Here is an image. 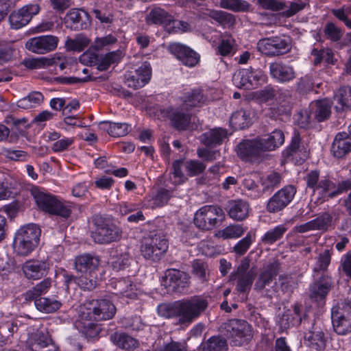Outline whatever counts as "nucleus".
Wrapping results in <instances>:
<instances>
[{"label":"nucleus","instance_id":"c85d7f7f","mask_svg":"<svg viewBox=\"0 0 351 351\" xmlns=\"http://www.w3.org/2000/svg\"><path fill=\"white\" fill-rule=\"evenodd\" d=\"M250 206L243 199L231 200L228 202V213L235 221H243L249 216Z\"/></svg>","mask_w":351,"mask_h":351},{"label":"nucleus","instance_id":"f8f14e48","mask_svg":"<svg viewBox=\"0 0 351 351\" xmlns=\"http://www.w3.org/2000/svg\"><path fill=\"white\" fill-rule=\"evenodd\" d=\"M84 306L88 311V314H92L97 321L112 319L117 311L114 304L108 299L92 300L86 302Z\"/></svg>","mask_w":351,"mask_h":351},{"label":"nucleus","instance_id":"052dcab7","mask_svg":"<svg viewBox=\"0 0 351 351\" xmlns=\"http://www.w3.org/2000/svg\"><path fill=\"white\" fill-rule=\"evenodd\" d=\"M193 274L202 282H206L208 280V265L201 261L195 260L192 264Z\"/></svg>","mask_w":351,"mask_h":351},{"label":"nucleus","instance_id":"864d4df0","mask_svg":"<svg viewBox=\"0 0 351 351\" xmlns=\"http://www.w3.org/2000/svg\"><path fill=\"white\" fill-rule=\"evenodd\" d=\"M250 71L248 69H243L234 73L232 77V82L235 86L239 88L251 89L249 82Z\"/></svg>","mask_w":351,"mask_h":351},{"label":"nucleus","instance_id":"5fc2aeb1","mask_svg":"<svg viewBox=\"0 0 351 351\" xmlns=\"http://www.w3.org/2000/svg\"><path fill=\"white\" fill-rule=\"evenodd\" d=\"M323 31L326 38L334 43L339 42L343 35V29L332 22L326 23Z\"/></svg>","mask_w":351,"mask_h":351},{"label":"nucleus","instance_id":"6ab92c4d","mask_svg":"<svg viewBox=\"0 0 351 351\" xmlns=\"http://www.w3.org/2000/svg\"><path fill=\"white\" fill-rule=\"evenodd\" d=\"M152 77V68L148 62H144L134 71H131L125 76L128 86L134 89L143 87L149 82Z\"/></svg>","mask_w":351,"mask_h":351},{"label":"nucleus","instance_id":"4468645a","mask_svg":"<svg viewBox=\"0 0 351 351\" xmlns=\"http://www.w3.org/2000/svg\"><path fill=\"white\" fill-rule=\"evenodd\" d=\"M225 335L232 339L234 346L243 344L251 335L250 326L246 321L230 319L224 324Z\"/></svg>","mask_w":351,"mask_h":351},{"label":"nucleus","instance_id":"412c9836","mask_svg":"<svg viewBox=\"0 0 351 351\" xmlns=\"http://www.w3.org/2000/svg\"><path fill=\"white\" fill-rule=\"evenodd\" d=\"M269 69L271 77L280 83H287L296 77L293 66L282 61L271 62Z\"/></svg>","mask_w":351,"mask_h":351},{"label":"nucleus","instance_id":"473e14b6","mask_svg":"<svg viewBox=\"0 0 351 351\" xmlns=\"http://www.w3.org/2000/svg\"><path fill=\"white\" fill-rule=\"evenodd\" d=\"M263 151L271 152L280 147L285 142V134L280 130H274L271 133L258 137Z\"/></svg>","mask_w":351,"mask_h":351},{"label":"nucleus","instance_id":"1a4fd4ad","mask_svg":"<svg viewBox=\"0 0 351 351\" xmlns=\"http://www.w3.org/2000/svg\"><path fill=\"white\" fill-rule=\"evenodd\" d=\"M304 180L306 186L313 189L314 192L317 191L323 201H325L326 198L328 199L335 197L332 193L335 191L336 184L328 177H324L320 180L319 171H311L306 174Z\"/></svg>","mask_w":351,"mask_h":351},{"label":"nucleus","instance_id":"f257e3e1","mask_svg":"<svg viewBox=\"0 0 351 351\" xmlns=\"http://www.w3.org/2000/svg\"><path fill=\"white\" fill-rule=\"evenodd\" d=\"M208 297L197 295L173 303H163L158 306L160 316L165 318H178V323L189 325L197 319L208 308Z\"/></svg>","mask_w":351,"mask_h":351},{"label":"nucleus","instance_id":"2eb2a0df","mask_svg":"<svg viewBox=\"0 0 351 351\" xmlns=\"http://www.w3.org/2000/svg\"><path fill=\"white\" fill-rule=\"evenodd\" d=\"M30 351H58V347L47 331L37 330L30 334L26 341Z\"/></svg>","mask_w":351,"mask_h":351},{"label":"nucleus","instance_id":"cd10ccee","mask_svg":"<svg viewBox=\"0 0 351 351\" xmlns=\"http://www.w3.org/2000/svg\"><path fill=\"white\" fill-rule=\"evenodd\" d=\"M109 286L113 289V293L129 298L136 297V285L130 278L111 279Z\"/></svg>","mask_w":351,"mask_h":351},{"label":"nucleus","instance_id":"4be33fe9","mask_svg":"<svg viewBox=\"0 0 351 351\" xmlns=\"http://www.w3.org/2000/svg\"><path fill=\"white\" fill-rule=\"evenodd\" d=\"M49 267V263L47 261L31 259L23 265L22 270L27 279L38 280L47 274Z\"/></svg>","mask_w":351,"mask_h":351},{"label":"nucleus","instance_id":"c756f323","mask_svg":"<svg viewBox=\"0 0 351 351\" xmlns=\"http://www.w3.org/2000/svg\"><path fill=\"white\" fill-rule=\"evenodd\" d=\"M185 108H169L167 110L168 116L173 126L178 130H185L191 123V114L184 112Z\"/></svg>","mask_w":351,"mask_h":351},{"label":"nucleus","instance_id":"6e6552de","mask_svg":"<svg viewBox=\"0 0 351 351\" xmlns=\"http://www.w3.org/2000/svg\"><path fill=\"white\" fill-rule=\"evenodd\" d=\"M332 323L335 331L341 335L351 332V305L346 301L339 302L332 308Z\"/></svg>","mask_w":351,"mask_h":351},{"label":"nucleus","instance_id":"9d476101","mask_svg":"<svg viewBox=\"0 0 351 351\" xmlns=\"http://www.w3.org/2000/svg\"><path fill=\"white\" fill-rule=\"evenodd\" d=\"M304 343L312 350L319 351L325 347L324 334L321 328L317 326L313 320L310 321L306 315H304Z\"/></svg>","mask_w":351,"mask_h":351},{"label":"nucleus","instance_id":"423d86ee","mask_svg":"<svg viewBox=\"0 0 351 351\" xmlns=\"http://www.w3.org/2000/svg\"><path fill=\"white\" fill-rule=\"evenodd\" d=\"M225 213L217 205H206L195 214L194 223L202 230H210L219 226L225 219Z\"/></svg>","mask_w":351,"mask_h":351},{"label":"nucleus","instance_id":"0e129e2a","mask_svg":"<svg viewBox=\"0 0 351 351\" xmlns=\"http://www.w3.org/2000/svg\"><path fill=\"white\" fill-rule=\"evenodd\" d=\"M132 261L128 252L122 253L111 262V266L116 271L124 270L130 265Z\"/></svg>","mask_w":351,"mask_h":351},{"label":"nucleus","instance_id":"39448f33","mask_svg":"<svg viewBox=\"0 0 351 351\" xmlns=\"http://www.w3.org/2000/svg\"><path fill=\"white\" fill-rule=\"evenodd\" d=\"M168 241L160 234L151 232L141 241V254L146 260L159 261L168 250Z\"/></svg>","mask_w":351,"mask_h":351},{"label":"nucleus","instance_id":"ddd939ff","mask_svg":"<svg viewBox=\"0 0 351 351\" xmlns=\"http://www.w3.org/2000/svg\"><path fill=\"white\" fill-rule=\"evenodd\" d=\"M296 188L293 185H287L275 193L268 200L266 209L270 213H276L282 210L293 199Z\"/></svg>","mask_w":351,"mask_h":351},{"label":"nucleus","instance_id":"a878e982","mask_svg":"<svg viewBox=\"0 0 351 351\" xmlns=\"http://www.w3.org/2000/svg\"><path fill=\"white\" fill-rule=\"evenodd\" d=\"M165 281L169 287L176 291L181 292L189 286V278L184 271L170 269L165 272Z\"/></svg>","mask_w":351,"mask_h":351},{"label":"nucleus","instance_id":"6e6d98bb","mask_svg":"<svg viewBox=\"0 0 351 351\" xmlns=\"http://www.w3.org/2000/svg\"><path fill=\"white\" fill-rule=\"evenodd\" d=\"M246 228L241 224L230 225L220 230L219 236L223 239H236L241 237L245 232Z\"/></svg>","mask_w":351,"mask_h":351},{"label":"nucleus","instance_id":"f704fd0d","mask_svg":"<svg viewBox=\"0 0 351 351\" xmlns=\"http://www.w3.org/2000/svg\"><path fill=\"white\" fill-rule=\"evenodd\" d=\"M182 102V108H185L187 110L192 108L199 107L204 104L206 101V97L204 95L203 91L200 88L193 89L184 94L181 97Z\"/></svg>","mask_w":351,"mask_h":351},{"label":"nucleus","instance_id":"9b49d317","mask_svg":"<svg viewBox=\"0 0 351 351\" xmlns=\"http://www.w3.org/2000/svg\"><path fill=\"white\" fill-rule=\"evenodd\" d=\"M263 152L258 137L243 140L237 145V154L245 162L259 163L263 159Z\"/></svg>","mask_w":351,"mask_h":351},{"label":"nucleus","instance_id":"13d9d810","mask_svg":"<svg viewBox=\"0 0 351 351\" xmlns=\"http://www.w3.org/2000/svg\"><path fill=\"white\" fill-rule=\"evenodd\" d=\"M226 340L220 337H212L204 344L203 351H227Z\"/></svg>","mask_w":351,"mask_h":351},{"label":"nucleus","instance_id":"72a5a7b5","mask_svg":"<svg viewBox=\"0 0 351 351\" xmlns=\"http://www.w3.org/2000/svg\"><path fill=\"white\" fill-rule=\"evenodd\" d=\"M332 105V103L328 99L317 100L311 104L310 110L313 114L315 119L318 122H322L329 119Z\"/></svg>","mask_w":351,"mask_h":351},{"label":"nucleus","instance_id":"aec40b11","mask_svg":"<svg viewBox=\"0 0 351 351\" xmlns=\"http://www.w3.org/2000/svg\"><path fill=\"white\" fill-rule=\"evenodd\" d=\"M316 278L310 286L309 297L312 301L319 302L325 300L332 287L333 282L332 278L328 274H322Z\"/></svg>","mask_w":351,"mask_h":351},{"label":"nucleus","instance_id":"c03bdc74","mask_svg":"<svg viewBox=\"0 0 351 351\" xmlns=\"http://www.w3.org/2000/svg\"><path fill=\"white\" fill-rule=\"evenodd\" d=\"M334 99L340 105L336 106L337 111H343L351 107V87H341L335 95Z\"/></svg>","mask_w":351,"mask_h":351},{"label":"nucleus","instance_id":"e2e57ef3","mask_svg":"<svg viewBox=\"0 0 351 351\" xmlns=\"http://www.w3.org/2000/svg\"><path fill=\"white\" fill-rule=\"evenodd\" d=\"M331 13L339 21L343 22L345 25L351 29V6L343 5L339 9H333Z\"/></svg>","mask_w":351,"mask_h":351},{"label":"nucleus","instance_id":"603ef678","mask_svg":"<svg viewBox=\"0 0 351 351\" xmlns=\"http://www.w3.org/2000/svg\"><path fill=\"white\" fill-rule=\"evenodd\" d=\"M230 123L237 129H243L250 123V113L244 110L234 112L230 117Z\"/></svg>","mask_w":351,"mask_h":351},{"label":"nucleus","instance_id":"49530a36","mask_svg":"<svg viewBox=\"0 0 351 351\" xmlns=\"http://www.w3.org/2000/svg\"><path fill=\"white\" fill-rule=\"evenodd\" d=\"M235 279H237V291L239 293H245L251 289L254 281V276L252 271L243 275H233V274H231L230 280Z\"/></svg>","mask_w":351,"mask_h":351},{"label":"nucleus","instance_id":"09e8293b","mask_svg":"<svg viewBox=\"0 0 351 351\" xmlns=\"http://www.w3.org/2000/svg\"><path fill=\"white\" fill-rule=\"evenodd\" d=\"M285 225H278L273 229L268 230L262 237L261 241L264 244L271 245L280 240L287 232Z\"/></svg>","mask_w":351,"mask_h":351},{"label":"nucleus","instance_id":"2f4dec72","mask_svg":"<svg viewBox=\"0 0 351 351\" xmlns=\"http://www.w3.org/2000/svg\"><path fill=\"white\" fill-rule=\"evenodd\" d=\"M88 14L83 10L73 8L70 10L64 17V23L67 28L80 30L84 27L83 19H88Z\"/></svg>","mask_w":351,"mask_h":351},{"label":"nucleus","instance_id":"37998d69","mask_svg":"<svg viewBox=\"0 0 351 351\" xmlns=\"http://www.w3.org/2000/svg\"><path fill=\"white\" fill-rule=\"evenodd\" d=\"M44 101L43 95L38 91L31 92L27 96L17 101V106L23 109H29L40 105Z\"/></svg>","mask_w":351,"mask_h":351},{"label":"nucleus","instance_id":"79ce46f5","mask_svg":"<svg viewBox=\"0 0 351 351\" xmlns=\"http://www.w3.org/2000/svg\"><path fill=\"white\" fill-rule=\"evenodd\" d=\"M34 303L39 311L45 313H54L62 306L61 302L49 298H39L34 301Z\"/></svg>","mask_w":351,"mask_h":351},{"label":"nucleus","instance_id":"7c9ffc66","mask_svg":"<svg viewBox=\"0 0 351 351\" xmlns=\"http://www.w3.org/2000/svg\"><path fill=\"white\" fill-rule=\"evenodd\" d=\"M278 324L282 330L298 325L304 326V317H301L300 306L295 305L293 311H285L280 317Z\"/></svg>","mask_w":351,"mask_h":351},{"label":"nucleus","instance_id":"680f3d73","mask_svg":"<svg viewBox=\"0 0 351 351\" xmlns=\"http://www.w3.org/2000/svg\"><path fill=\"white\" fill-rule=\"evenodd\" d=\"M1 154L8 160L16 162H26L28 160L29 154L23 150H15L3 147Z\"/></svg>","mask_w":351,"mask_h":351},{"label":"nucleus","instance_id":"de8ad7c7","mask_svg":"<svg viewBox=\"0 0 351 351\" xmlns=\"http://www.w3.org/2000/svg\"><path fill=\"white\" fill-rule=\"evenodd\" d=\"M236 50L234 39L231 36H222L218 46L217 53L222 56L233 55Z\"/></svg>","mask_w":351,"mask_h":351},{"label":"nucleus","instance_id":"bf43d9fd","mask_svg":"<svg viewBox=\"0 0 351 351\" xmlns=\"http://www.w3.org/2000/svg\"><path fill=\"white\" fill-rule=\"evenodd\" d=\"M191 29V25L186 21H178L173 19L172 16V21L169 22L166 26L165 31L171 34H181L190 32Z\"/></svg>","mask_w":351,"mask_h":351},{"label":"nucleus","instance_id":"3c124183","mask_svg":"<svg viewBox=\"0 0 351 351\" xmlns=\"http://www.w3.org/2000/svg\"><path fill=\"white\" fill-rule=\"evenodd\" d=\"M219 6L235 12H247L250 4L244 0H220Z\"/></svg>","mask_w":351,"mask_h":351},{"label":"nucleus","instance_id":"8fccbe9b","mask_svg":"<svg viewBox=\"0 0 351 351\" xmlns=\"http://www.w3.org/2000/svg\"><path fill=\"white\" fill-rule=\"evenodd\" d=\"M209 16L224 27H232L236 22L233 14L221 10H212L209 13Z\"/></svg>","mask_w":351,"mask_h":351},{"label":"nucleus","instance_id":"bb28decb","mask_svg":"<svg viewBox=\"0 0 351 351\" xmlns=\"http://www.w3.org/2000/svg\"><path fill=\"white\" fill-rule=\"evenodd\" d=\"M100 260L99 256L84 254L77 256L75 259V269L81 273L87 274L90 276L94 274L95 271L97 269Z\"/></svg>","mask_w":351,"mask_h":351},{"label":"nucleus","instance_id":"774afa93","mask_svg":"<svg viewBox=\"0 0 351 351\" xmlns=\"http://www.w3.org/2000/svg\"><path fill=\"white\" fill-rule=\"evenodd\" d=\"M332 221V216L327 213L317 217L312 220L315 230L326 231L331 226Z\"/></svg>","mask_w":351,"mask_h":351},{"label":"nucleus","instance_id":"58836bf2","mask_svg":"<svg viewBox=\"0 0 351 351\" xmlns=\"http://www.w3.org/2000/svg\"><path fill=\"white\" fill-rule=\"evenodd\" d=\"M331 261V253L329 250L326 249L316 258L315 264L313 267L314 278L319 277L322 274H328V267Z\"/></svg>","mask_w":351,"mask_h":351},{"label":"nucleus","instance_id":"b1692460","mask_svg":"<svg viewBox=\"0 0 351 351\" xmlns=\"http://www.w3.org/2000/svg\"><path fill=\"white\" fill-rule=\"evenodd\" d=\"M280 269V263L276 259H273L261 272L255 285L254 289L262 291L266 285H269L274 278L278 274Z\"/></svg>","mask_w":351,"mask_h":351},{"label":"nucleus","instance_id":"dca6fc26","mask_svg":"<svg viewBox=\"0 0 351 351\" xmlns=\"http://www.w3.org/2000/svg\"><path fill=\"white\" fill-rule=\"evenodd\" d=\"M168 51L184 65L193 67L199 61V55L189 47L180 43H171L167 47Z\"/></svg>","mask_w":351,"mask_h":351},{"label":"nucleus","instance_id":"f03ea898","mask_svg":"<svg viewBox=\"0 0 351 351\" xmlns=\"http://www.w3.org/2000/svg\"><path fill=\"white\" fill-rule=\"evenodd\" d=\"M30 193L38 208L49 215L68 219L71 213L73 204L61 198L46 193L38 186H33Z\"/></svg>","mask_w":351,"mask_h":351},{"label":"nucleus","instance_id":"4d7b16f0","mask_svg":"<svg viewBox=\"0 0 351 351\" xmlns=\"http://www.w3.org/2000/svg\"><path fill=\"white\" fill-rule=\"evenodd\" d=\"M255 234L249 232L244 238L233 247V252L239 256L244 255L255 241Z\"/></svg>","mask_w":351,"mask_h":351},{"label":"nucleus","instance_id":"4c0bfd02","mask_svg":"<svg viewBox=\"0 0 351 351\" xmlns=\"http://www.w3.org/2000/svg\"><path fill=\"white\" fill-rule=\"evenodd\" d=\"M110 341L121 349L131 350L138 346V341L124 332H114L110 335Z\"/></svg>","mask_w":351,"mask_h":351},{"label":"nucleus","instance_id":"338daca9","mask_svg":"<svg viewBox=\"0 0 351 351\" xmlns=\"http://www.w3.org/2000/svg\"><path fill=\"white\" fill-rule=\"evenodd\" d=\"M173 190L160 188L153 199L152 206L160 207L166 204L172 197Z\"/></svg>","mask_w":351,"mask_h":351},{"label":"nucleus","instance_id":"a19ab883","mask_svg":"<svg viewBox=\"0 0 351 351\" xmlns=\"http://www.w3.org/2000/svg\"><path fill=\"white\" fill-rule=\"evenodd\" d=\"M102 128L113 137L125 136L130 131V126L125 123H114L111 121H102L100 123Z\"/></svg>","mask_w":351,"mask_h":351},{"label":"nucleus","instance_id":"7ed1b4c3","mask_svg":"<svg viewBox=\"0 0 351 351\" xmlns=\"http://www.w3.org/2000/svg\"><path fill=\"white\" fill-rule=\"evenodd\" d=\"M93 230L91 237L99 244H109L121 240L123 230L114 221L113 218L101 215L93 217Z\"/></svg>","mask_w":351,"mask_h":351},{"label":"nucleus","instance_id":"a211bd4d","mask_svg":"<svg viewBox=\"0 0 351 351\" xmlns=\"http://www.w3.org/2000/svg\"><path fill=\"white\" fill-rule=\"evenodd\" d=\"M59 39L53 35L40 36L29 38L25 43V47L29 51L38 54H45L55 50Z\"/></svg>","mask_w":351,"mask_h":351},{"label":"nucleus","instance_id":"e433bc0d","mask_svg":"<svg viewBox=\"0 0 351 351\" xmlns=\"http://www.w3.org/2000/svg\"><path fill=\"white\" fill-rule=\"evenodd\" d=\"M227 137L228 131L219 128L202 134L201 141L207 147H215L221 145Z\"/></svg>","mask_w":351,"mask_h":351},{"label":"nucleus","instance_id":"ea45409f","mask_svg":"<svg viewBox=\"0 0 351 351\" xmlns=\"http://www.w3.org/2000/svg\"><path fill=\"white\" fill-rule=\"evenodd\" d=\"M52 280L51 278H45L43 280L38 283L36 285L29 289L25 294V300H36L40 295L48 292L51 286Z\"/></svg>","mask_w":351,"mask_h":351},{"label":"nucleus","instance_id":"69168bd1","mask_svg":"<svg viewBox=\"0 0 351 351\" xmlns=\"http://www.w3.org/2000/svg\"><path fill=\"white\" fill-rule=\"evenodd\" d=\"M258 5L265 10L273 12L284 10L287 6L283 0H257Z\"/></svg>","mask_w":351,"mask_h":351},{"label":"nucleus","instance_id":"393cba45","mask_svg":"<svg viewBox=\"0 0 351 351\" xmlns=\"http://www.w3.org/2000/svg\"><path fill=\"white\" fill-rule=\"evenodd\" d=\"M309 149L302 141L299 134H295L290 145L284 151L286 157L298 156V162H303L308 156Z\"/></svg>","mask_w":351,"mask_h":351},{"label":"nucleus","instance_id":"a18cd8bd","mask_svg":"<svg viewBox=\"0 0 351 351\" xmlns=\"http://www.w3.org/2000/svg\"><path fill=\"white\" fill-rule=\"evenodd\" d=\"M282 180L280 173L276 171H271L267 175L261 178V185L262 186V192H271L278 187Z\"/></svg>","mask_w":351,"mask_h":351},{"label":"nucleus","instance_id":"f3484780","mask_svg":"<svg viewBox=\"0 0 351 351\" xmlns=\"http://www.w3.org/2000/svg\"><path fill=\"white\" fill-rule=\"evenodd\" d=\"M40 8L38 4H27L12 12L9 22L12 29H19L27 25L32 17L39 13Z\"/></svg>","mask_w":351,"mask_h":351},{"label":"nucleus","instance_id":"5701e85b","mask_svg":"<svg viewBox=\"0 0 351 351\" xmlns=\"http://www.w3.org/2000/svg\"><path fill=\"white\" fill-rule=\"evenodd\" d=\"M351 152V137L345 132H338L330 147L331 155L337 159L345 158Z\"/></svg>","mask_w":351,"mask_h":351},{"label":"nucleus","instance_id":"0eeeda50","mask_svg":"<svg viewBox=\"0 0 351 351\" xmlns=\"http://www.w3.org/2000/svg\"><path fill=\"white\" fill-rule=\"evenodd\" d=\"M291 43L288 38L280 36H272L259 40L257 49L268 57L284 55L291 50Z\"/></svg>","mask_w":351,"mask_h":351},{"label":"nucleus","instance_id":"20e7f679","mask_svg":"<svg viewBox=\"0 0 351 351\" xmlns=\"http://www.w3.org/2000/svg\"><path fill=\"white\" fill-rule=\"evenodd\" d=\"M41 230L35 224L22 226L16 232L14 238V249L19 256L30 254L38 246Z\"/></svg>","mask_w":351,"mask_h":351},{"label":"nucleus","instance_id":"c9c22d12","mask_svg":"<svg viewBox=\"0 0 351 351\" xmlns=\"http://www.w3.org/2000/svg\"><path fill=\"white\" fill-rule=\"evenodd\" d=\"M172 21V15L160 7L152 8L145 17L147 25H164L166 26Z\"/></svg>","mask_w":351,"mask_h":351}]
</instances>
